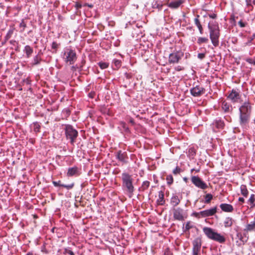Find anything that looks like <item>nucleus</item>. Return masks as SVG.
<instances>
[{
    "label": "nucleus",
    "mask_w": 255,
    "mask_h": 255,
    "mask_svg": "<svg viewBox=\"0 0 255 255\" xmlns=\"http://www.w3.org/2000/svg\"><path fill=\"white\" fill-rule=\"evenodd\" d=\"M241 190L242 194L244 196H247L248 194V191L245 185H242L241 186Z\"/></svg>",
    "instance_id": "b1692460"
},
{
    "label": "nucleus",
    "mask_w": 255,
    "mask_h": 255,
    "mask_svg": "<svg viewBox=\"0 0 255 255\" xmlns=\"http://www.w3.org/2000/svg\"><path fill=\"white\" fill-rule=\"evenodd\" d=\"M61 186L64 187L66 188L67 189H72L73 187L74 184L72 183L71 184H69V185L62 184Z\"/></svg>",
    "instance_id": "473e14b6"
},
{
    "label": "nucleus",
    "mask_w": 255,
    "mask_h": 255,
    "mask_svg": "<svg viewBox=\"0 0 255 255\" xmlns=\"http://www.w3.org/2000/svg\"><path fill=\"white\" fill-rule=\"evenodd\" d=\"M213 198L212 195L211 194H207L205 196V201L206 203H209Z\"/></svg>",
    "instance_id": "cd10ccee"
},
{
    "label": "nucleus",
    "mask_w": 255,
    "mask_h": 255,
    "mask_svg": "<svg viewBox=\"0 0 255 255\" xmlns=\"http://www.w3.org/2000/svg\"><path fill=\"white\" fill-rule=\"evenodd\" d=\"M255 38V33L254 34L252 37L251 38V40L249 41V43L251 42L252 40H253Z\"/></svg>",
    "instance_id": "de8ad7c7"
},
{
    "label": "nucleus",
    "mask_w": 255,
    "mask_h": 255,
    "mask_svg": "<svg viewBox=\"0 0 255 255\" xmlns=\"http://www.w3.org/2000/svg\"><path fill=\"white\" fill-rule=\"evenodd\" d=\"M224 223L225 227H230L233 224L232 219L230 218H227L225 219Z\"/></svg>",
    "instance_id": "412c9836"
},
{
    "label": "nucleus",
    "mask_w": 255,
    "mask_h": 255,
    "mask_svg": "<svg viewBox=\"0 0 255 255\" xmlns=\"http://www.w3.org/2000/svg\"><path fill=\"white\" fill-rule=\"evenodd\" d=\"M9 33H12V31H9Z\"/></svg>",
    "instance_id": "4d7b16f0"
},
{
    "label": "nucleus",
    "mask_w": 255,
    "mask_h": 255,
    "mask_svg": "<svg viewBox=\"0 0 255 255\" xmlns=\"http://www.w3.org/2000/svg\"><path fill=\"white\" fill-rule=\"evenodd\" d=\"M254 122H255V120H254Z\"/></svg>",
    "instance_id": "13d9d810"
},
{
    "label": "nucleus",
    "mask_w": 255,
    "mask_h": 255,
    "mask_svg": "<svg viewBox=\"0 0 255 255\" xmlns=\"http://www.w3.org/2000/svg\"><path fill=\"white\" fill-rule=\"evenodd\" d=\"M123 187L126 191L128 196L131 197L133 194L134 188L132 184L133 179L131 176L127 173L122 175Z\"/></svg>",
    "instance_id": "f03ea898"
},
{
    "label": "nucleus",
    "mask_w": 255,
    "mask_h": 255,
    "mask_svg": "<svg viewBox=\"0 0 255 255\" xmlns=\"http://www.w3.org/2000/svg\"><path fill=\"white\" fill-rule=\"evenodd\" d=\"M175 69L177 71H180L183 70V68L180 66H178L175 68Z\"/></svg>",
    "instance_id": "79ce46f5"
},
{
    "label": "nucleus",
    "mask_w": 255,
    "mask_h": 255,
    "mask_svg": "<svg viewBox=\"0 0 255 255\" xmlns=\"http://www.w3.org/2000/svg\"><path fill=\"white\" fill-rule=\"evenodd\" d=\"M180 202V199L177 195H173L170 200V203L174 208L176 207Z\"/></svg>",
    "instance_id": "ddd939ff"
},
{
    "label": "nucleus",
    "mask_w": 255,
    "mask_h": 255,
    "mask_svg": "<svg viewBox=\"0 0 255 255\" xmlns=\"http://www.w3.org/2000/svg\"><path fill=\"white\" fill-rule=\"evenodd\" d=\"M238 23L241 27H244L246 26V24L244 22H243L242 20H240Z\"/></svg>",
    "instance_id": "58836bf2"
},
{
    "label": "nucleus",
    "mask_w": 255,
    "mask_h": 255,
    "mask_svg": "<svg viewBox=\"0 0 255 255\" xmlns=\"http://www.w3.org/2000/svg\"><path fill=\"white\" fill-rule=\"evenodd\" d=\"M39 62H40V59L39 58V57L37 56H36L34 59V64H38L39 63Z\"/></svg>",
    "instance_id": "f704fd0d"
},
{
    "label": "nucleus",
    "mask_w": 255,
    "mask_h": 255,
    "mask_svg": "<svg viewBox=\"0 0 255 255\" xmlns=\"http://www.w3.org/2000/svg\"><path fill=\"white\" fill-rule=\"evenodd\" d=\"M205 54L204 53H199L198 54V58L200 59H203L205 57Z\"/></svg>",
    "instance_id": "4c0bfd02"
},
{
    "label": "nucleus",
    "mask_w": 255,
    "mask_h": 255,
    "mask_svg": "<svg viewBox=\"0 0 255 255\" xmlns=\"http://www.w3.org/2000/svg\"><path fill=\"white\" fill-rule=\"evenodd\" d=\"M157 202L159 205H163L164 203V194L162 191H160L158 194V199Z\"/></svg>",
    "instance_id": "6ab92c4d"
},
{
    "label": "nucleus",
    "mask_w": 255,
    "mask_h": 255,
    "mask_svg": "<svg viewBox=\"0 0 255 255\" xmlns=\"http://www.w3.org/2000/svg\"><path fill=\"white\" fill-rule=\"evenodd\" d=\"M245 230L247 232L255 231V221L251 222L247 224Z\"/></svg>",
    "instance_id": "a211bd4d"
},
{
    "label": "nucleus",
    "mask_w": 255,
    "mask_h": 255,
    "mask_svg": "<svg viewBox=\"0 0 255 255\" xmlns=\"http://www.w3.org/2000/svg\"><path fill=\"white\" fill-rule=\"evenodd\" d=\"M220 208L225 212H231L233 210L232 205L228 204H222L220 205Z\"/></svg>",
    "instance_id": "f3484780"
},
{
    "label": "nucleus",
    "mask_w": 255,
    "mask_h": 255,
    "mask_svg": "<svg viewBox=\"0 0 255 255\" xmlns=\"http://www.w3.org/2000/svg\"><path fill=\"white\" fill-rule=\"evenodd\" d=\"M228 98L233 102H235L237 101V100L240 98V96L238 93L233 90L232 92L229 94Z\"/></svg>",
    "instance_id": "4468645a"
},
{
    "label": "nucleus",
    "mask_w": 255,
    "mask_h": 255,
    "mask_svg": "<svg viewBox=\"0 0 255 255\" xmlns=\"http://www.w3.org/2000/svg\"><path fill=\"white\" fill-rule=\"evenodd\" d=\"M99 65L101 69H104L107 68L108 67L109 64L106 62H99Z\"/></svg>",
    "instance_id": "c756f323"
},
{
    "label": "nucleus",
    "mask_w": 255,
    "mask_h": 255,
    "mask_svg": "<svg viewBox=\"0 0 255 255\" xmlns=\"http://www.w3.org/2000/svg\"><path fill=\"white\" fill-rule=\"evenodd\" d=\"M253 3L255 5V0H253Z\"/></svg>",
    "instance_id": "6e6d98bb"
},
{
    "label": "nucleus",
    "mask_w": 255,
    "mask_h": 255,
    "mask_svg": "<svg viewBox=\"0 0 255 255\" xmlns=\"http://www.w3.org/2000/svg\"><path fill=\"white\" fill-rule=\"evenodd\" d=\"M208 28L210 29V37L212 43L215 46L219 45V38L220 36L219 26L215 24H209Z\"/></svg>",
    "instance_id": "20e7f679"
},
{
    "label": "nucleus",
    "mask_w": 255,
    "mask_h": 255,
    "mask_svg": "<svg viewBox=\"0 0 255 255\" xmlns=\"http://www.w3.org/2000/svg\"><path fill=\"white\" fill-rule=\"evenodd\" d=\"M24 51L27 56V57H29L30 55L33 52V49L29 45H26L24 48Z\"/></svg>",
    "instance_id": "4be33fe9"
},
{
    "label": "nucleus",
    "mask_w": 255,
    "mask_h": 255,
    "mask_svg": "<svg viewBox=\"0 0 255 255\" xmlns=\"http://www.w3.org/2000/svg\"><path fill=\"white\" fill-rule=\"evenodd\" d=\"M217 212L216 207H214L208 210L202 211L200 212V214L202 217H206L211 216L214 215Z\"/></svg>",
    "instance_id": "f8f14e48"
},
{
    "label": "nucleus",
    "mask_w": 255,
    "mask_h": 255,
    "mask_svg": "<svg viewBox=\"0 0 255 255\" xmlns=\"http://www.w3.org/2000/svg\"><path fill=\"white\" fill-rule=\"evenodd\" d=\"M150 183L148 181H145L142 183L141 188L142 190L146 189L149 186Z\"/></svg>",
    "instance_id": "a878e982"
},
{
    "label": "nucleus",
    "mask_w": 255,
    "mask_h": 255,
    "mask_svg": "<svg viewBox=\"0 0 255 255\" xmlns=\"http://www.w3.org/2000/svg\"><path fill=\"white\" fill-rule=\"evenodd\" d=\"M199 16V15H197V17L195 18L194 22H195V24H196V25L198 27L199 30L200 31V33L201 34H202L203 28H202V26L201 24H200L199 20L198 19Z\"/></svg>",
    "instance_id": "aec40b11"
},
{
    "label": "nucleus",
    "mask_w": 255,
    "mask_h": 255,
    "mask_svg": "<svg viewBox=\"0 0 255 255\" xmlns=\"http://www.w3.org/2000/svg\"><path fill=\"white\" fill-rule=\"evenodd\" d=\"M240 123L242 126L247 124L249 121L251 112V106L249 103H245L243 106L240 108Z\"/></svg>",
    "instance_id": "f257e3e1"
},
{
    "label": "nucleus",
    "mask_w": 255,
    "mask_h": 255,
    "mask_svg": "<svg viewBox=\"0 0 255 255\" xmlns=\"http://www.w3.org/2000/svg\"><path fill=\"white\" fill-rule=\"evenodd\" d=\"M166 180L167 184L169 185H171L173 181L172 176L171 175H167L166 177Z\"/></svg>",
    "instance_id": "c85d7f7f"
},
{
    "label": "nucleus",
    "mask_w": 255,
    "mask_h": 255,
    "mask_svg": "<svg viewBox=\"0 0 255 255\" xmlns=\"http://www.w3.org/2000/svg\"><path fill=\"white\" fill-rule=\"evenodd\" d=\"M239 201L241 202H244V199L243 198H242V197H240L239 199Z\"/></svg>",
    "instance_id": "8fccbe9b"
},
{
    "label": "nucleus",
    "mask_w": 255,
    "mask_h": 255,
    "mask_svg": "<svg viewBox=\"0 0 255 255\" xmlns=\"http://www.w3.org/2000/svg\"><path fill=\"white\" fill-rule=\"evenodd\" d=\"M182 56L183 54L180 52L171 53L169 56L168 61L170 64L177 63Z\"/></svg>",
    "instance_id": "0eeeda50"
},
{
    "label": "nucleus",
    "mask_w": 255,
    "mask_h": 255,
    "mask_svg": "<svg viewBox=\"0 0 255 255\" xmlns=\"http://www.w3.org/2000/svg\"><path fill=\"white\" fill-rule=\"evenodd\" d=\"M209 16L210 18H212L213 19L217 17V15L215 13L210 14H209Z\"/></svg>",
    "instance_id": "37998d69"
},
{
    "label": "nucleus",
    "mask_w": 255,
    "mask_h": 255,
    "mask_svg": "<svg viewBox=\"0 0 255 255\" xmlns=\"http://www.w3.org/2000/svg\"><path fill=\"white\" fill-rule=\"evenodd\" d=\"M180 172V169L178 168V167H176L175 169H174L173 171V173L174 174H176L178 173H179Z\"/></svg>",
    "instance_id": "c9c22d12"
},
{
    "label": "nucleus",
    "mask_w": 255,
    "mask_h": 255,
    "mask_svg": "<svg viewBox=\"0 0 255 255\" xmlns=\"http://www.w3.org/2000/svg\"><path fill=\"white\" fill-rule=\"evenodd\" d=\"M183 2L181 0H176L169 3L168 6L172 8H178Z\"/></svg>",
    "instance_id": "dca6fc26"
},
{
    "label": "nucleus",
    "mask_w": 255,
    "mask_h": 255,
    "mask_svg": "<svg viewBox=\"0 0 255 255\" xmlns=\"http://www.w3.org/2000/svg\"><path fill=\"white\" fill-rule=\"evenodd\" d=\"M193 225L190 222H187L185 226V229L186 230H189V229L193 228Z\"/></svg>",
    "instance_id": "2f4dec72"
},
{
    "label": "nucleus",
    "mask_w": 255,
    "mask_h": 255,
    "mask_svg": "<svg viewBox=\"0 0 255 255\" xmlns=\"http://www.w3.org/2000/svg\"><path fill=\"white\" fill-rule=\"evenodd\" d=\"M183 209L177 208H174L173 209V217L174 218L177 220L182 221L184 220L183 217Z\"/></svg>",
    "instance_id": "9b49d317"
},
{
    "label": "nucleus",
    "mask_w": 255,
    "mask_h": 255,
    "mask_svg": "<svg viewBox=\"0 0 255 255\" xmlns=\"http://www.w3.org/2000/svg\"><path fill=\"white\" fill-rule=\"evenodd\" d=\"M27 255H33V254L32 253H29L27 254Z\"/></svg>",
    "instance_id": "5fc2aeb1"
},
{
    "label": "nucleus",
    "mask_w": 255,
    "mask_h": 255,
    "mask_svg": "<svg viewBox=\"0 0 255 255\" xmlns=\"http://www.w3.org/2000/svg\"><path fill=\"white\" fill-rule=\"evenodd\" d=\"M20 27L22 28V30L23 31L25 27H26V24L22 21L19 24Z\"/></svg>",
    "instance_id": "e433bc0d"
},
{
    "label": "nucleus",
    "mask_w": 255,
    "mask_h": 255,
    "mask_svg": "<svg viewBox=\"0 0 255 255\" xmlns=\"http://www.w3.org/2000/svg\"><path fill=\"white\" fill-rule=\"evenodd\" d=\"M190 93L194 97H199L204 94L205 89L203 87L196 86L190 90Z\"/></svg>",
    "instance_id": "9d476101"
},
{
    "label": "nucleus",
    "mask_w": 255,
    "mask_h": 255,
    "mask_svg": "<svg viewBox=\"0 0 255 255\" xmlns=\"http://www.w3.org/2000/svg\"><path fill=\"white\" fill-rule=\"evenodd\" d=\"M39 128V126L38 125L36 126V127L35 128V130H36L37 129V130H38Z\"/></svg>",
    "instance_id": "603ef678"
},
{
    "label": "nucleus",
    "mask_w": 255,
    "mask_h": 255,
    "mask_svg": "<svg viewBox=\"0 0 255 255\" xmlns=\"http://www.w3.org/2000/svg\"><path fill=\"white\" fill-rule=\"evenodd\" d=\"M57 47H58V44L56 42H53L52 44V48L53 49H56L57 48Z\"/></svg>",
    "instance_id": "a19ab883"
},
{
    "label": "nucleus",
    "mask_w": 255,
    "mask_h": 255,
    "mask_svg": "<svg viewBox=\"0 0 255 255\" xmlns=\"http://www.w3.org/2000/svg\"><path fill=\"white\" fill-rule=\"evenodd\" d=\"M69 254L70 255H74V253L72 251H69Z\"/></svg>",
    "instance_id": "3c124183"
},
{
    "label": "nucleus",
    "mask_w": 255,
    "mask_h": 255,
    "mask_svg": "<svg viewBox=\"0 0 255 255\" xmlns=\"http://www.w3.org/2000/svg\"><path fill=\"white\" fill-rule=\"evenodd\" d=\"M193 255H199L201 247V241L199 238H196L193 242Z\"/></svg>",
    "instance_id": "1a4fd4ad"
},
{
    "label": "nucleus",
    "mask_w": 255,
    "mask_h": 255,
    "mask_svg": "<svg viewBox=\"0 0 255 255\" xmlns=\"http://www.w3.org/2000/svg\"><path fill=\"white\" fill-rule=\"evenodd\" d=\"M247 61L250 63H252V60L251 59H248L247 60Z\"/></svg>",
    "instance_id": "864d4df0"
},
{
    "label": "nucleus",
    "mask_w": 255,
    "mask_h": 255,
    "mask_svg": "<svg viewBox=\"0 0 255 255\" xmlns=\"http://www.w3.org/2000/svg\"><path fill=\"white\" fill-rule=\"evenodd\" d=\"M117 158L121 161H124L125 160V154L123 153H122L121 151H118L117 155Z\"/></svg>",
    "instance_id": "393cba45"
},
{
    "label": "nucleus",
    "mask_w": 255,
    "mask_h": 255,
    "mask_svg": "<svg viewBox=\"0 0 255 255\" xmlns=\"http://www.w3.org/2000/svg\"><path fill=\"white\" fill-rule=\"evenodd\" d=\"M194 214L195 216L196 217L200 218V217H201V214H200V212H199V213H194Z\"/></svg>",
    "instance_id": "a18cd8bd"
},
{
    "label": "nucleus",
    "mask_w": 255,
    "mask_h": 255,
    "mask_svg": "<svg viewBox=\"0 0 255 255\" xmlns=\"http://www.w3.org/2000/svg\"><path fill=\"white\" fill-rule=\"evenodd\" d=\"M85 6H88V7L92 8L93 7V5L92 4L85 3L84 4Z\"/></svg>",
    "instance_id": "09e8293b"
},
{
    "label": "nucleus",
    "mask_w": 255,
    "mask_h": 255,
    "mask_svg": "<svg viewBox=\"0 0 255 255\" xmlns=\"http://www.w3.org/2000/svg\"><path fill=\"white\" fill-rule=\"evenodd\" d=\"M215 126L218 128H223L224 126V122L221 120H217L215 123Z\"/></svg>",
    "instance_id": "5701e85b"
},
{
    "label": "nucleus",
    "mask_w": 255,
    "mask_h": 255,
    "mask_svg": "<svg viewBox=\"0 0 255 255\" xmlns=\"http://www.w3.org/2000/svg\"><path fill=\"white\" fill-rule=\"evenodd\" d=\"M204 233L210 239L218 242L220 243H223L225 242V238L221 234L216 232L211 228L204 227L203 229Z\"/></svg>",
    "instance_id": "7ed1b4c3"
},
{
    "label": "nucleus",
    "mask_w": 255,
    "mask_h": 255,
    "mask_svg": "<svg viewBox=\"0 0 255 255\" xmlns=\"http://www.w3.org/2000/svg\"><path fill=\"white\" fill-rule=\"evenodd\" d=\"M251 1L252 0H246V3L248 6L251 5Z\"/></svg>",
    "instance_id": "49530a36"
},
{
    "label": "nucleus",
    "mask_w": 255,
    "mask_h": 255,
    "mask_svg": "<svg viewBox=\"0 0 255 255\" xmlns=\"http://www.w3.org/2000/svg\"><path fill=\"white\" fill-rule=\"evenodd\" d=\"M255 201V199L254 197V195L252 194V195H251V196L249 200V202H250L252 204H253L254 203Z\"/></svg>",
    "instance_id": "72a5a7b5"
},
{
    "label": "nucleus",
    "mask_w": 255,
    "mask_h": 255,
    "mask_svg": "<svg viewBox=\"0 0 255 255\" xmlns=\"http://www.w3.org/2000/svg\"><path fill=\"white\" fill-rule=\"evenodd\" d=\"M65 133L67 138L70 139L71 144H73L78 136L77 131L71 126H67L65 129Z\"/></svg>",
    "instance_id": "423d86ee"
},
{
    "label": "nucleus",
    "mask_w": 255,
    "mask_h": 255,
    "mask_svg": "<svg viewBox=\"0 0 255 255\" xmlns=\"http://www.w3.org/2000/svg\"><path fill=\"white\" fill-rule=\"evenodd\" d=\"M113 62H114V63L115 66L116 67V68H118L121 66V61L120 60H117V59H114Z\"/></svg>",
    "instance_id": "7c9ffc66"
},
{
    "label": "nucleus",
    "mask_w": 255,
    "mask_h": 255,
    "mask_svg": "<svg viewBox=\"0 0 255 255\" xmlns=\"http://www.w3.org/2000/svg\"><path fill=\"white\" fill-rule=\"evenodd\" d=\"M208 41V39L205 37H199L198 39V43L201 44L203 43H207Z\"/></svg>",
    "instance_id": "bb28decb"
},
{
    "label": "nucleus",
    "mask_w": 255,
    "mask_h": 255,
    "mask_svg": "<svg viewBox=\"0 0 255 255\" xmlns=\"http://www.w3.org/2000/svg\"><path fill=\"white\" fill-rule=\"evenodd\" d=\"M223 108L225 109V111H228L229 110V106H227L226 105V104L224 105V107H223Z\"/></svg>",
    "instance_id": "c03bdc74"
},
{
    "label": "nucleus",
    "mask_w": 255,
    "mask_h": 255,
    "mask_svg": "<svg viewBox=\"0 0 255 255\" xmlns=\"http://www.w3.org/2000/svg\"><path fill=\"white\" fill-rule=\"evenodd\" d=\"M60 181L56 182V181H53V184L55 186H61L62 184H60Z\"/></svg>",
    "instance_id": "ea45409f"
},
{
    "label": "nucleus",
    "mask_w": 255,
    "mask_h": 255,
    "mask_svg": "<svg viewBox=\"0 0 255 255\" xmlns=\"http://www.w3.org/2000/svg\"><path fill=\"white\" fill-rule=\"evenodd\" d=\"M78 174V168L76 167H73L69 168L68 170L67 175L68 176H72Z\"/></svg>",
    "instance_id": "2eb2a0df"
},
{
    "label": "nucleus",
    "mask_w": 255,
    "mask_h": 255,
    "mask_svg": "<svg viewBox=\"0 0 255 255\" xmlns=\"http://www.w3.org/2000/svg\"><path fill=\"white\" fill-rule=\"evenodd\" d=\"M191 181L196 186L202 189H205L208 187L207 184L198 176H192Z\"/></svg>",
    "instance_id": "6e6552de"
},
{
    "label": "nucleus",
    "mask_w": 255,
    "mask_h": 255,
    "mask_svg": "<svg viewBox=\"0 0 255 255\" xmlns=\"http://www.w3.org/2000/svg\"><path fill=\"white\" fill-rule=\"evenodd\" d=\"M63 58L67 63L73 64L77 59L76 53L74 50L67 49L64 52Z\"/></svg>",
    "instance_id": "39448f33"
}]
</instances>
